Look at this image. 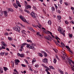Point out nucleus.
<instances>
[{"label":"nucleus","mask_w":74,"mask_h":74,"mask_svg":"<svg viewBox=\"0 0 74 74\" xmlns=\"http://www.w3.org/2000/svg\"><path fill=\"white\" fill-rule=\"evenodd\" d=\"M51 10L52 11H55V8L53 7L51 8Z\"/></svg>","instance_id":"14"},{"label":"nucleus","mask_w":74,"mask_h":74,"mask_svg":"<svg viewBox=\"0 0 74 74\" xmlns=\"http://www.w3.org/2000/svg\"><path fill=\"white\" fill-rule=\"evenodd\" d=\"M44 56L45 57H47L48 56V55H47V53H46V52H45L44 53Z\"/></svg>","instance_id":"20"},{"label":"nucleus","mask_w":74,"mask_h":74,"mask_svg":"<svg viewBox=\"0 0 74 74\" xmlns=\"http://www.w3.org/2000/svg\"><path fill=\"white\" fill-rule=\"evenodd\" d=\"M63 54L62 55L61 57L63 60H65V58H66V57H67V56H66V53L64 52H63Z\"/></svg>","instance_id":"5"},{"label":"nucleus","mask_w":74,"mask_h":74,"mask_svg":"<svg viewBox=\"0 0 74 74\" xmlns=\"http://www.w3.org/2000/svg\"><path fill=\"white\" fill-rule=\"evenodd\" d=\"M4 52L3 53V52H1L0 54V55L1 56H4Z\"/></svg>","instance_id":"27"},{"label":"nucleus","mask_w":74,"mask_h":74,"mask_svg":"<svg viewBox=\"0 0 74 74\" xmlns=\"http://www.w3.org/2000/svg\"><path fill=\"white\" fill-rule=\"evenodd\" d=\"M24 56L23 55V54H21L20 55V57H21L22 58H23Z\"/></svg>","instance_id":"40"},{"label":"nucleus","mask_w":74,"mask_h":74,"mask_svg":"<svg viewBox=\"0 0 74 74\" xmlns=\"http://www.w3.org/2000/svg\"><path fill=\"white\" fill-rule=\"evenodd\" d=\"M69 36L70 38H71L73 37V34H69Z\"/></svg>","instance_id":"35"},{"label":"nucleus","mask_w":74,"mask_h":74,"mask_svg":"<svg viewBox=\"0 0 74 74\" xmlns=\"http://www.w3.org/2000/svg\"><path fill=\"white\" fill-rule=\"evenodd\" d=\"M70 23H72L73 24H74V21H70Z\"/></svg>","instance_id":"42"},{"label":"nucleus","mask_w":74,"mask_h":74,"mask_svg":"<svg viewBox=\"0 0 74 74\" xmlns=\"http://www.w3.org/2000/svg\"><path fill=\"white\" fill-rule=\"evenodd\" d=\"M29 70H30L31 71H33V70L32 69V68L30 67V68L29 69Z\"/></svg>","instance_id":"57"},{"label":"nucleus","mask_w":74,"mask_h":74,"mask_svg":"<svg viewBox=\"0 0 74 74\" xmlns=\"http://www.w3.org/2000/svg\"><path fill=\"white\" fill-rule=\"evenodd\" d=\"M43 62L45 63H48V60L47 58H45L43 60Z\"/></svg>","instance_id":"7"},{"label":"nucleus","mask_w":74,"mask_h":74,"mask_svg":"<svg viewBox=\"0 0 74 74\" xmlns=\"http://www.w3.org/2000/svg\"><path fill=\"white\" fill-rule=\"evenodd\" d=\"M71 9L72 10H74V8L73 7H71Z\"/></svg>","instance_id":"55"},{"label":"nucleus","mask_w":74,"mask_h":74,"mask_svg":"<svg viewBox=\"0 0 74 74\" xmlns=\"http://www.w3.org/2000/svg\"><path fill=\"white\" fill-rule=\"evenodd\" d=\"M54 5L55 6L56 9V10H57L58 9V6H57V5H56V4H55Z\"/></svg>","instance_id":"30"},{"label":"nucleus","mask_w":74,"mask_h":74,"mask_svg":"<svg viewBox=\"0 0 74 74\" xmlns=\"http://www.w3.org/2000/svg\"><path fill=\"white\" fill-rule=\"evenodd\" d=\"M59 71L60 72L61 74H63V71L62 70H59Z\"/></svg>","instance_id":"26"},{"label":"nucleus","mask_w":74,"mask_h":74,"mask_svg":"<svg viewBox=\"0 0 74 74\" xmlns=\"http://www.w3.org/2000/svg\"><path fill=\"white\" fill-rule=\"evenodd\" d=\"M30 30H32V31H33L34 32H35V31L33 29V28L32 27H31Z\"/></svg>","instance_id":"37"},{"label":"nucleus","mask_w":74,"mask_h":74,"mask_svg":"<svg viewBox=\"0 0 74 74\" xmlns=\"http://www.w3.org/2000/svg\"><path fill=\"white\" fill-rule=\"evenodd\" d=\"M3 15V12L1 11H0V16Z\"/></svg>","instance_id":"34"},{"label":"nucleus","mask_w":74,"mask_h":74,"mask_svg":"<svg viewBox=\"0 0 74 74\" xmlns=\"http://www.w3.org/2000/svg\"><path fill=\"white\" fill-rule=\"evenodd\" d=\"M28 8H31V6L30 5H27L25 7V9L26 10H27Z\"/></svg>","instance_id":"11"},{"label":"nucleus","mask_w":74,"mask_h":74,"mask_svg":"<svg viewBox=\"0 0 74 74\" xmlns=\"http://www.w3.org/2000/svg\"><path fill=\"white\" fill-rule=\"evenodd\" d=\"M25 3V6H26L27 5V2L26 1H24Z\"/></svg>","instance_id":"32"},{"label":"nucleus","mask_w":74,"mask_h":74,"mask_svg":"<svg viewBox=\"0 0 74 74\" xmlns=\"http://www.w3.org/2000/svg\"><path fill=\"white\" fill-rule=\"evenodd\" d=\"M13 29L14 30H15V31H17V32H19V33H20L21 31L20 30H21L20 28V27L19 26H17V25L15 27H13Z\"/></svg>","instance_id":"2"},{"label":"nucleus","mask_w":74,"mask_h":74,"mask_svg":"<svg viewBox=\"0 0 74 74\" xmlns=\"http://www.w3.org/2000/svg\"><path fill=\"white\" fill-rule=\"evenodd\" d=\"M38 56H40V57H42V56H43V55H42V53H39Z\"/></svg>","instance_id":"24"},{"label":"nucleus","mask_w":74,"mask_h":74,"mask_svg":"<svg viewBox=\"0 0 74 74\" xmlns=\"http://www.w3.org/2000/svg\"><path fill=\"white\" fill-rule=\"evenodd\" d=\"M27 41L28 42H31V43H32V40H27Z\"/></svg>","instance_id":"29"},{"label":"nucleus","mask_w":74,"mask_h":74,"mask_svg":"<svg viewBox=\"0 0 74 74\" xmlns=\"http://www.w3.org/2000/svg\"><path fill=\"white\" fill-rule=\"evenodd\" d=\"M5 36H8V33L7 32V33H5Z\"/></svg>","instance_id":"50"},{"label":"nucleus","mask_w":74,"mask_h":74,"mask_svg":"<svg viewBox=\"0 0 74 74\" xmlns=\"http://www.w3.org/2000/svg\"><path fill=\"white\" fill-rule=\"evenodd\" d=\"M61 44L63 47H65V45H64V43H61Z\"/></svg>","instance_id":"43"},{"label":"nucleus","mask_w":74,"mask_h":74,"mask_svg":"<svg viewBox=\"0 0 74 74\" xmlns=\"http://www.w3.org/2000/svg\"><path fill=\"white\" fill-rule=\"evenodd\" d=\"M18 25H21L22 27H23V25H22V24H21V23H18Z\"/></svg>","instance_id":"33"},{"label":"nucleus","mask_w":74,"mask_h":74,"mask_svg":"<svg viewBox=\"0 0 74 74\" xmlns=\"http://www.w3.org/2000/svg\"><path fill=\"white\" fill-rule=\"evenodd\" d=\"M67 60H69L68 62L70 64V65H71V66H72V64H71V62H72V60H71L69 59V58H67Z\"/></svg>","instance_id":"9"},{"label":"nucleus","mask_w":74,"mask_h":74,"mask_svg":"<svg viewBox=\"0 0 74 74\" xmlns=\"http://www.w3.org/2000/svg\"><path fill=\"white\" fill-rule=\"evenodd\" d=\"M42 29H44L43 30V32L44 33H45V34H48V33L46 31V29H45L44 28L42 27Z\"/></svg>","instance_id":"8"},{"label":"nucleus","mask_w":74,"mask_h":74,"mask_svg":"<svg viewBox=\"0 0 74 74\" xmlns=\"http://www.w3.org/2000/svg\"><path fill=\"white\" fill-rule=\"evenodd\" d=\"M8 40H10V41H12V38L11 37H8Z\"/></svg>","instance_id":"17"},{"label":"nucleus","mask_w":74,"mask_h":74,"mask_svg":"<svg viewBox=\"0 0 74 74\" xmlns=\"http://www.w3.org/2000/svg\"><path fill=\"white\" fill-rule=\"evenodd\" d=\"M3 69L5 71H7V70H8V69L5 67H4Z\"/></svg>","instance_id":"19"},{"label":"nucleus","mask_w":74,"mask_h":74,"mask_svg":"<svg viewBox=\"0 0 74 74\" xmlns=\"http://www.w3.org/2000/svg\"><path fill=\"white\" fill-rule=\"evenodd\" d=\"M21 32L22 33V34H25V35H26V33L25 32H23V31H22Z\"/></svg>","instance_id":"38"},{"label":"nucleus","mask_w":74,"mask_h":74,"mask_svg":"<svg viewBox=\"0 0 74 74\" xmlns=\"http://www.w3.org/2000/svg\"><path fill=\"white\" fill-rule=\"evenodd\" d=\"M27 47L29 49H33V48H34V47L36 45V44L33 43L31 44L32 45H29L28 44H27Z\"/></svg>","instance_id":"1"},{"label":"nucleus","mask_w":74,"mask_h":74,"mask_svg":"<svg viewBox=\"0 0 74 74\" xmlns=\"http://www.w3.org/2000/svg\"><path fill=\"white\" fill-rule=\"evenodd\" d=\"M7 12V11H5L4 12V14L5 16V17H7V16H8Z\"/></svg>","instance_id":"10"},{"label":"nucleus","mask_w":74,"mask_h":74,"mask_svg":"<svg viewBox=\"0 0 74 74\" xmlns=\"http://www.w3.org/2000/svg\"><path fill=\"white\" fill-rule=\"evenodd\" d=\"M39 34H40V32H38L36 33V35H37V36H38Z\"/></svg>","instance_id":"56"},{"label":"nucleus","mask_w":74,"mask_h":74,"mask_svg":"<svg viewBox=\"0 0 74 74\" xmlns=\"http://www.w3.org/2000/svg\"><path fill=\"white\" fill-rule=\"evenodd\" d=\"M11 63H12V66H13V67H14V62L13 61H11Z\"/></svg>","instance_id":"25"},{"label":"nucleus","mask_w":74,"mask_h":74,"mask_svg":"<svg viewBox=\"0 0 74 74\" xmlns=\"http://www.w3.org/2000/svg\"><path fill=\"white\" fill-rule=\"evenodd\" d=\"M49 67L51 69H53L54 68L52 66H49Z\"/></svg>","instance_id":"36"},{"label":"nucleus","mask_w":74,"mask_h":74,"mask_svg":"<svg viewBox=\"0 0 74 74\" xmlns=\"http://www.w3.org/2000/svg\"><path fill=\"white\" fill-rule=\"evenodd\" d=\"M3 45H4V46L5 47H6V44H4V43H3Z\"/></svg>","instance_id":"64"},{"label":"nucleus","mask_w":74,"mask_h":74,"mask_svg":"<svg viewBox=\"0 0 74 74\" xmlns=\"http://www.w3.org/2000/svg\"><path fill=\"white\" fill-rule=\"evenodd\" d=\"M19 1H16V4H19Z\"/></svg>","instance_id":"48"},{"label":"nucleus","mask_w":74,"mask_h":74,"mask_svg":"<svg viewBox=\"0 0 74 74\" xmlns=\"http://www.w3.org/2000/svg\"><path fill=\"white\" fill-rule=\"evenodd\" d=\"M65 4L66 5H68V3L67 2H65Z\"/></svg>","instance_id":"62"},{"label":"nucleus","mask_w":74,"mask_h":74,"mask_svg":"<svg viewBox=\"0 0 74 74\" xmlns=\"http://www.w3.org/2000/svg\"><path fill=\"white\" fill-rule=\"evenodd\" d=\"M8 12H9V11H11V12H13V11H14V10L12 8H9L8 9Z\"/></svg>","instance_id":"13"},{"label":"nucleus","mask_w":74,"mask_h":74,"mask_svg":"<svg viewBox=\"0 0 74 74\" xmlns=\"http://www.w3.org/2000/svg\"><path fill=\"white\" fill-rule=\"evenodd\" d=\"M21 66H22L23 67H25V66L26 65H25V64H21Z\"/></svg>","instance_id":"52"},{"label":"nucleus","mask_w":74,"mask_h":74,"mask_svg":"<svg viewBox=\"0 0 74 74\" xmlns=\"http://www.w3.org/2000/svg\"><path fill=\"white\" fill-rule=\"evenodd\" d=\"M36 61H34V60H32V64H34V62H36Z\"/></svg>","instance_id":"51"},{"label":"nucleus","mask_w":74,"mask_h":74,"mask_svg":"<svg viewBox=\"0 0 74 74\" xmlns=\"http://www.w3.org/2000/svg\"><path fill=\"white\" fill-rule=\"evenodd\" d=\"M48 23L49 25H51V23H52V22L51 21L49 20L48 21Z\"/></svg>","instance_id":"23"},{"label":"nucleus","mask_w":74,"mask_h":74,"mask_svg":"<svg viewBox=\"0 0 74 74\" xmlns=\"http://www.w3.org/2000/svg\"><path fill=\"white\" fill-rule=\"evenodd\" d=\"M27 45V43H23L22 45H21V46H23V47H24L25 45Z\"/></svg>","instance_id":"18"},{"label":"nucleus","mask_w":74,"mask_h":74,"mask_svg":"<svg viewBox=\"0 0 74 74\" xmlns=\"http://www.w3.org/2000/svg\"><path fill=\"white\" fill-rule=\"evenodd\" d=\"M30 14L31 15V16H32L34 18H37V14L33 12H32Z\"/></svg>","instance_id":"3"},{"label":"nucleus","mask_w":74,"mask_h":74,"mask_svg":"<svg viewBox=\"0 0 74 74\" xmlns=\"http://www.w3.org/2000/svg\"><path fill=\"white\" fill-rule=\"evenodd\" d=\"M66 48H67V49H70V47L69 46H66Z\"/></svg>","instance_id":"47"},{"label":"nucleus","mask_w":74,"mask_h":74,"mask_svg":"<svg viewBox=\"0 0 74 74\" xmlns=\"http://www.w3.org/2000/svg\"><path fill=\"white\" fill-rule=\"evenodd\" d=\"M57 18H58V19H59V20H60L61 19L62 17L60 16H57Z\"/></svg>","instance_id":"16"},{"label":"nucleus","mask_w":74,"mask_h":74,"mask_svg":"<svg viewBox=\"0 0 74 74\" xmlns=\"http://www.w3.org/2000/svg\"><path fill=\"white\" fill-rule=\"evenodd\" d=\"M56 45H57V46H59V44L57 42L56 43Z\"/></svg>","instance_id":"63"},{"label":"nucleus","mask_w":74,"mask_h":74,"mask_svg":"<svg viewBox=\"0 0 74 74\" xmlns=\"http://www.w3.org/2000/svg\"><path fill=\"white\" fill-rule=\"evenodd\" d=\"M24 11L25 12H27V13H28V14H29V10H27L26 9H24Z\"/></svg>","instance_id":"21"},{"label":"nucleus","mask_w":74,"mask_h":74,"mask_svg":"<svg viewBox=\"0 0 74 74\" xmlns=\"http://www.w3.org/2000/svg\"><path fill=\"white\" fill-rule=\"evenodd\" d=\"M45 71H47V73H48V72H49L48 71V69H46L45 70Z\"/></svg>","instance_id":"60"},{"label":"nucleus","mask_w":74,"mask_h":74,"mask_svg":"<svg viewBox=\"0 0 74 74\" xmlns=\"http://www.w3.org/2000/svg\"><path fill=\"white\" fill-rule=\"evenodd\" d=\"M15 62H17V63H19V62H20V61H19V60H15Z\"/></svg>","instance_id":"28"},{"label":"nucleus","mask_w":74,"mask_h":74,"mask_svg":"<svg viewBox=\"0 0 74 74\" xmlns=\"http://www.w3.org/2000/svg\"><path fill=\"white\" fill-rule=\"evenodd\" d=\"M56 57L57 59H58L59 60V58H58V56L56 54Z\"/></svg>","instance_id":"46"},{"label":"nucleus","mask_w":74,"mask_h":74,"mask_svg":"<svg viewBox=\"0 0 74 74\" xmlns=\"http://www.w3.org/2000/svg\"><path fill=\"white\" fill-rule=\"evenodd\" d=\"M58 6L59 7V8H61V5L59 4V5H58Z\"/></svg>","instance_id":"59"},{"label":"nucleus","mask_w":74,"mask_h":74,"mask_svg":"<svg viewBox=\"0 0 74 74\" xmlns=\"http://www.w3.org/2000/svg\"><path fill=\"white\" fill-rule=\"evenodd\" d=\"M13 5L14 7L15 8H18V5H16V4L15 3H14L13 4Z\"/></svg>","instance_id":"12"},{"label":"nucleus","mask_w":74,"mask_h":74,"mask_svg":"<svg viewBox=\"0 0 74 74\" xmlns=\"http://www.w3.org/2000/svg\"><path fill=\"white\" fill-rule=\"evenodd\" d=\"M60 3L61 4H62V1H63V0H60Z\"/></svg>","instance_id":"49"},{"label":"nucleus","mask_w":74,"mask_h":74,"mask_svg":"<svg viewBox=\"0 0 74 74\" xmlns=\"http://www.w3.org/2000/svg\"><path fill=\"white\" fill-rule=\"evenodd\" d=\"M65 22L66 23V25H68V24H69V22L67 21H65Z\"/></svg>","instance_id":"41"},{"label":"nucleus","mask_w":74,"mask_h":74,"mask_svg":"<svg viewBox=\"0 0 74 74\" xmlns=\"http://www.w3.org/2000/svg\"><path fill=\"white\" fill-rule=\"evenodd\" d=\"M68 50H69V52H71V53H73V52H72V51H71V50H70V49H68Z\"/></svg>","instance_id":"39"},{"label":"nucleus","mask_w":74,"mask_h":74,"mask_svg":"<svg viewBox=\"0 0 74 74\" xmlns=\"http://www.w3.org/2000/svg\"><path fill=\"white\" fill-rule=\"evenodd\" d=\"M18 7H21V5H20V3H19L18 4H17Z\"/></svg>","instance_id":"54"},{"label":"nucleus","mask_w":74,"mask_h":74,"mask_svg":"<svg viewBox=\"0 0 74 74\" xmlns=\"http://www.w3.org/2000/svg\"><path fill=\"white\" fill-rule=\"evenodd\" d=\"M24 61L26 62V64H29V62H28V61H27V60L26 59H24Z\"/></svg>","instance_id":"22"},{"label":"nucleus","mask_w":74,"mask_h":74,"mask_svg":"<svg viewBox=\"0 0 74 74\" xmlns=\"http://www.w3.org/2000/svg\"><path fill=\"white\" fill-rule=\"evenodd\" d=\"M0 72L1 73H3V68L1 67L0 68Z\"/></svg>","instance_id":"15"},{"label":"nucleus","mask_w":74,"mask_h":74,"mask_svg":"<svg viewBox=\"0 0 74 74\" xmlns=\"http://www.w3.org/2000/svg\"><path fill=\"white\" fill-rule=\"evenodd\" d=\"M35 67H38V65L37 64L35 65Z\"/></svg>","instance_id":"58"},{"label":"nucleus","mask_w":74,"mask_h":74,"mask_svg":"<svg viewBox=\"0 0 74 74\" xmlns=\"http://www.w3.org/2000/svg\"><path fill=\"white\" fill-rule=\"evenodd\" d=\"M45 38L47 40H48L49 38V37H46Z\"/></svg>","instance_id":"61"},{"label":"nucleus","mask_w":74,"mask_h":74,"mask_svg":"<svg viewBox=\"0 0 74 74\" xmlns=\"http://www.w3.org/2000/svg\"><path fill=\"white\" fill-rule=\"evenodd\" d=\"M17 55L18 56H21V54L19 53H17Z\"/></svg>","instance_id":"53"},{"label":"nucleus","mask_w":74,"mask_h":74,"mask_svg":"<svg viewBox=\"0 0 74 74\" xmlns=\"http://www.w3.org/2000/svg\"><path fill=\"white\" fill-rule=\"evenodd\" d=\"M56 59L55 58L54 59L53 62L55 64L56 63Z\"/></svg>","instance_id":"31"},{"label":"nucleus","mask_w":74,"mask_h":74,"mask_svg":"<svg viewBox=\"0 0 74 74\" xmlns=\"http://www.w3.org/2000/svg\"><path fill=\"white\" fill-rule=\"evenodd\" d=\"M57 12L58 13H59V14H60V11L59 10H57Z\"/></svg>","instance_id":"45"},{"label":"nucleus","mask_w":74,"mask_h":74,"mask_svg":"<svg viewBox=\"0 0 74 74\" xmlns=\"http://www.w3.org/2000/svg\"><path fill=\"white\" fill-rule=\"evenodd\" d=\"M19 17L20 18V19H21L22 20V21H23V22H24L27 23V21H26V19H25V18H24L23 16L22 15H20L19 16Z\"/></svg>","instance_id":"4"},{"label":"nucleus","mask_w":74,"mask_h":74,"mask_svg":"<svg viewBox=\"0 0 74 74\" xmlns=\"http://www.w3.org/2000/svg\"><path fill=\"white\" fill-rule=\"evenodd\" d=\"M56 40H58V39H59V40H60V39H59V37H58V36H56Z\"/></svg>","instance_id":"44"},{"label":"nucleus","mask_w":74,"mask_h":74,"mask_svg":"<svg viewBox=\"0 0 74 74\" xmlns=\"http://www.w3.org/2000/svg\"><path fill=\"white\" fill-rule=\"evenodd\" d=\"M58 32H60L61 34H62L64 36L65 34H63V29H58Z\"/></svg>","instance_id":"6"}]
</instances>
